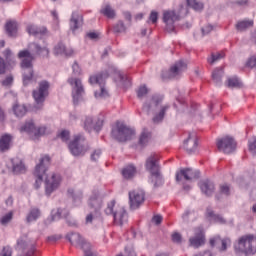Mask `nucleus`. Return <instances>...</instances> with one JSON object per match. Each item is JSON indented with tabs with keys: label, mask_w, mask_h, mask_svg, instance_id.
Returning a JSON list of instances; mask_svg holds the SVG:
<instances>
[{
	"label": "nucleus",
	"mask_w": 256,
	"mask_h": 256,
	"mask_svg": "<svg viewBox=\"0 0 256 256\" xmlns=\"http://www.w3.org/2000/svg\"><path fill=\"white\" fill-rule=\"evenodd\" d=\"M29 50H22L18 53V59H21L20 67L23 73V84L29 85L33 79V61H35V55H41L42 57L49 58V48L47 46L41 47L37 43H31Z\"/></svg>",
	"instance_id": "1"
},
{
	"label": "nucleus",
	"mask_w": 256,
	"mask_h": 256,
	"mask_svg": "<svg viewBox=\"0 0 256 256\" xmlns=\"http://www.w3.org/2000/svg\"><path fill=\"white\" fill-rule=\"evenodd\" d=\"M49 87V82H47V80H43L39 82L38 89L33 90L32 96L35 101L34 111L43 109L45 100L49 97Z\"/></svg>",
	"instance_id": "2"
},
{
	"label": "nucleus",
	"mask_w": 256,
	"mask_h": 256,
	"mask_svg": "<svg viewBox=\"0 0 256 256\" xmlns=\"http://www.w3.org/2000/svg\"><path fill=\"white\" fill-rule=\"evenodd\" d=\"M68 149L74 157H83L89 151V144L85 140V136L78 134L69 142Z\"/></svg>",
	"instance_id": "3"
},
{
	"label": "nucleus",
	"mask_w": 256,
	"mask_h": 256,
	"mask_svg": "<svg viewBox=\"0 0 256 256\" xmlns=\"http://www.w3.org/2000/svg\"><path fill=\"white\" fill-rule=\"evenodd\" d=\"M146 170L151 173V176L156 179L154 182V187H159L163 183V178L161 177V166H159V155L151 154L145 163Z\"/></svg>",
	"instance_id": "4"
},
{
	"label": "nucleus",
	"mask_w": 256,
	"mask_h": 256,
	"mask_svg": "<svg viewBox=\"0 0 256 256\" xmlns=\"http://www.w3.org/2000/svg\"><path fill=\"white\" fill-rule=\"evenodd\" d=\"M199 170H193L192 168H183L176 173L177 183H181L184 191H191V185L186 184L185 181L191 183L193 179H199Z\"/></svg>",
	"instance_id": "5"
},
{
	"label": "nucleus",
	"mask_w": 256,
	"mask_h": 256,
	"mask_svg": "<svg viewBox=\"0 0 256 256\" xmlns=\"http://www.w3.org/2000/svg\"><path fill=\"white\" fill-rule=\"evenodd\" d=\"M135 135V130L121 124L116 123V127L112 128L111 136L119 143H125V141H131Z\"/></svg>",
	"instance_id": "6"
},
{
	"label": "nucleus",
	"mask_w": 256,
	"mask_h": 256,
	"mask_svg": "<svg viewBox=\"0 0 256 256\" xmlns=\"http://www.w3.org/2000/svg\"><path fill=\"white\" fill-rule=\"evenodd\" d=\"M109 78V72L103 71L96 75H92L89 77V83L90 85H99L100 91H96L94 93L96 98H107L109 97V92H107V89H105V80Z\"/></svg>",
	"instance_id": "7"
},
{
	"label": "nucleus",
	"mask_w": 256,
	"mask_h": 256,
	"mask_svg": "<svg viewBox=\"0 0 256 256\" xmlns=\"http://www.w3.org/2000/svg\"><path fill=\"white\" fill-rule=\"evenodd\" d=\"M255 242V235L247 234L241 236L238 239V244L235 246L236 253H244V255H255V248L253 243Z\"/></svg>",
	"instance_id": "8"
},
{
	"label": "nucleus",
	"mask_w": 256,
	"mask_h": 256,
	"mask_svg": "<svg viewBox=\"0 0 256 256\" xmlns=\"http://www.w3.org/2000/svg\"><path fill=\"white\" fill-rule=\"evenodd\" d=\"M51 165V158L49 156H44L40 159L39 164L36 165L34 170V177L36 178L34 187L39 189L43 183V177L47 173V169Z\"/></svg>",
	"instance_id": "9"
},
{
	"label": "nucleus",
	"mask_w": 256,
	"mask_h": 256,
	"mask_svg": "<svg viewBox=\"0 0 256 256\" xmlns=\"http://www.w3.org/2000/svg\"><path fill=\"white\" fill-rule=\"evenodd\" d=\"M114 208L115 200H112L107 204L104 213H106L107 215H113L115 225H123L124 223H127V219L129 218V216L127 215V211L125 210V208L121 207L115 212L113 211Z\"/></svg>",
	"instance_id": "10"
},
{
	"label": "nucleus",
	"mask_w": 256,
	"mask_h": 256,
	"mask_svg": "<svg viewBox=\"0 0 256 256\" xmlns=\"http://www.w3.org/2000/svg\"><path fill=\"white\" fill-rule=\"evenodd\" d=\"M216 146L221 153L231 155L237 149V142L233 137L225 136L217 140Z\"/></svg>",
	"instance_id": "11"
},
{
	"label": "nucleus",
	"mask_w": 256,
	"mask_h": 256,
	"mask_svg": "<svg viewBox=\"0 0 256 256\" xmlns=\"http://www.w3.org/2000/svg\"><path fill=\"white\" fill-rule=\"evenodd\" d=\"M68 83L72 87L74 86L72 90V97H73L74 105H77V103H79V99H81V95L85 93V89L83 88V83L79 78H69Z\"/></svg>",
	"instance_id": "12"
},
{
	"label": "nucleus",
	"mask_w": 256,
	"mask_h": 256,
	"mask_svg": "<svg viewBox=\"0 0 256 256\" xmlns=\"http://www.w3.org/2000/svg\"><path fill=\"white\" fill-rule=\"evenodd\" d=\"M205 244V230L203 227L199 226L194 229V236L189 238L190 247H194V249H199L202 245Z\"/></svg>",
	"instance_id": "13"
},
{
	"label": "nucleus",
	"mask_w": 256,
	"mask_h": 256,
	"mask_svg": "<svg viewBox=\"0 0 256 256\" xmlns=\"http://www.w3.org/2000/svg\"><path fill=\"white\" fill-rule=\"evenodd\" d=\"M130 209H139L145 202V191L134 190L129 192Z\"/></svg>",
	"instance_id": "14"
},
{
	"label": "nucleus",
	"mask_w": 256,
	"mask_h": 256,
	"mask_svg": "<svg viewBox=\"0 0 256 256\" xmlns=\"http://www.w3.org/2000/svg\"><path fill=\"white\" fill-rule=\"evenodd\" d=\"M21 133H29L34 135L35 137H41V135H45V132L47 131V128L45 126L42 127H35V123H33V120H30L26 122L21 128Z\"/></svg>",
	"instance_id": "15"
},
{
	"label": "nucleus",
	"mask_w": 256,
	"mask_h": 256,
	"mask_svg": "<svg viewBox=\"0 0 256 256\" xmlns=\"http://www.w3.org/2000/svg\"><path fill=\"white\" fill-rule=\"evenodd\" d=\"M180 19L181 17L175 11H166L163 13V22L166 24L167 30L170 33L175 31V23Z\"/></svg>",
	"instance_id": "16"
},
{
	"label": "nucleus",
	"mask_w": 256,
	"mask_h": 256,
	"mask_svg": "<svg viewBox=\"0 0 256 256\" xmlns=\"http://www.w3.org/2000/svg\"><path fill=\"white\" fill-rule=\"evenodd\" d=\"M183 71H187V64L180 60L170 67V74L168 77L165 76V72L162 73V79L163 81H165V79H173V77H178V75H181Z\"/></svg>",
	"instance_id": "17"
},
{
	"label": "nucleus",
	"mask_w": 256,
	"mask_h": 256,
	"mask_svg": "<svg viewBox=\"0 0 256 256\" xmlns=\"http://www.w3.org/2000/svg\"><path fill=\"white\" fill-rule=\"evenodd\" d=\"M59 185H61V175L52 174L46 179V195L49 196L53 191L59 189Z\"/></svg>",
	"instance_id": "18"
},
{
	"label": "nucleus",
	"mask_w": 256,
	"mask_h": 256,
	"mask_svg": "<svg viewBox=\"0 0 256 256\" xmlns=\"http://www.w3.org/2000/svg\"><path fill=\"white\" fill-rule=\"evenodd\" d=\"M66 239H68V241L72 245H76V247H80V249H83L84 245H91L83 237H81V234L79 233H69L66 235Z\"/></svg>",
	"instance_id": "19"
},
{
	"label": "nucleus",
	"mask_w": 256,
	"mask_h": 256,
	"mask_svg": "<svg viewBox=\"0 0 256 256\" xmlns=\"http://www.w3.org/2000/svg\"><path fill=\"white\" fill-rule=\"evenodd\" d=\"M197 136L195 134H189L188 138L184 141V149L188 155L197 151Z\"/></svg>",
	"instance_id": "20"
},
{
	"label": "nucleus",
	"mask_w": 256,
	"mask_h": 256,
	"mask_svg": "<svg viewBox=\"0 0 256 256\" xmlns=\"http://www.w3.org/2000/svg\"><path fill=\"white\" fill-rule=\"evenodd\" d=\"M13 147V135L3 134L0 137V153H7Z\"/></svg>",
	"instance_id": "21"
},
{
	"label": "nucleus",
	"mask_w": 256,
	"mask_h": 256,
	"mask_svg": "<svg viewBox=\"0 0 256 256\" xmlns=\"http://www.w3.org/2000/svg\"><path fill=\"white\" fill-rule=\"evenodd\" d=\"M88 207L93 210L95 217L101 216V207H103V201L97 196L90 197L88 201Z\"/></svg>",
	"instance_id": "22"
},
{
	"label": "nucleus",
	"mask_w": 256,
	"mask_h": 256,
	"mask_svg": "<svg viewBox=\"0 0 256 256\" xmlns=\"http://www.w3.org/2000/svg\"><path fill=\"white\" fill-rule=\"evenodd\" d=\"M54 55H64V57H73V48L65 46L62 42H59L53 50Z\"/></svg>",
	"instance_id": "23"
},
{
	"label": "nucleus",
	"mask_w": 256,
	"mask_h": 256,
	"mask_svg": "<svg viewBox=\"0 0 256 256\" xmlns=\"http://www.w3.org/2000/svg\"><path fill=\"white\" fill-rule=\"evenodd\" d=\"M198 185L206 197H211L215 193V184L211 180H202Z\"/></svg>",
	"instance_id": "24"
},
{
	"label": "nucleus",
	"mask_w": 256,
	"mask_h": 256,
	"mask_svg": "<svg viewBox=\"0 0 256 256\" xmlns=\"http://www.w3.org/2000/svg\"><path fill=\"white\" fill-rule=\"evenodd\" d=\"M209 243H210V247H215V245L221 243V247L219 248V251H227V245H231V239L229 238L221 239V236H214L210 238Z\"/></svg>",
	"instance_id": "25"
},
{
	"label": "nucleus",
	"mask_w": 256,
	"mask_h": 256,
	"mask_svg": "<svg viewBox=\"0 0 256 256\" xmlns=\"http://www.w3.org/2000/svg\"><path fill=\"white\" fill-rule=\"evenodd\" d=\"M4 61L6 66L8 67H15L17 65V59L15 58V54L10 48H6L3 52Z\"/></svg>",
	"instance_id": "26"
},
{
	"label": "nucleus",
	"mask_w": 256,
	"mask_h": 256,
	"mask_svg": "<svg viewBox=\"0 0 256 256\" xmlns=\"http://www.w3.org/2000/svg\"><path fill=\"white\" fill-rule=\"evenodd\" d=\"M81 25H83V16L77 12H73L70 19V29L75 32Z\"/></svg>",
	"instance_id": "27"
},
{
	"label": "nucleus",
	"mask_w": 256,
	"mask_h": 256,
	"mask_svg": "<svg viewBox=\"0 0 256 256\" xmlns=\"http://www.w3.org/2000/svg\"><path fill=\"white\" fill-rule=\"evenodd\" d=\"M253 25H255V22L253 20H247V19L240 20L236 23L235 29L239 33H243L245 31H247V29H251V27H253Z\"/></svg>",
	"instance_id": "28"
},
{
	"label": "nucleus",
	"mask_w": 256,
	"mask_h": 256,
	"mask_svg": "<svg viewBox=\"0 0 256 256\" xmlns=\"http://www.w3.org/2000/svg\"><path fill=\"white\" fill-rule=\"evenodd\" d=\"M67 193L68 197H71L73 203H81V201H83V190L69 188Z\"/></svg>",
	"instance_id": "29"
},
{
	"label": "nucleus",
	"mask_w": 256,
	"mask_h": 256,
	"mask_svg": "<svg viewBox=\"0 0 256 256\" xmlns=\"http://www.w3.org/2000/svg\"><path fill=\"white\" fill-rule=\"evenodd\" d=\"M16 249L17 251H21L23 254L26 253L27 256H33L35 253V247L33 246L30 248V251H25L27 249V241L23 240V238L18 239Z\"/></svg>",
	"instance_id": "30"
},
{
	"label": "nucleus",
	"mask_w": 256,
	"mask_h": 256,
	"mask_svg": "<svg viewBox=\"0 0 256 256\" xmlns=\"http://www.w3.org/2000/svg\"><path fill=\"white\" fill-rule=\"evenodd\" d=\"M27 33H29V35H34V37H37L39 35H47V28L35 25H28Z\"/></svg>",
	"instance_id": "31"
},
{
	"label": "nucleus",
	"mask_w": 256,
	"mask_h": 256,
	"mask_svg": "<svg viewBox=\"0 0 256 256\" xmlns=\"http://www.w3.org/2000/svg\"><path fill=\"white\" fill-rule=\"evenodd\" d=\"M17 21L9 20L6 22L5 29L8 37H17Z\"/></svg>",
	"instance_id": "32"
},
{
	"label": "nucleus",
	"mask_w": 256,
	"mask_h": 256,
	"mask_svg": "<svg viewBox=\"0 0 256 256\" xmlns=\"http://www.w3.org/2000/svg\"><path fill=\"white\" fill-rule=\"evenodd\" d=\"M12 165V171L13 173H15V175L25 173V164H23V161H21L20 159H12Z\"/></svg>",
	"instance_id": "33"
},
{
	"label": "nucleus",
	"mask_w": 256,
	"mask_h": 256,
	"mask_svg": "<svg viewBox=\"0 0 256 256\" xmlns=\"http://www.w3.org/2000/svg\"><path fill=\"white\" fill-rule=\"evenodd\" d=\"M41 217V210L39 208H31L26 216V223H33Z\"/></svg>",
	"instance_id": "34"
},
{
	"label": "nucleus",
	"mask_w": 256,
	"mask_h": 256,
	"mask_svg": "<svg viewBox=\"0 0 256 256\" xmlns=\"http://www.w3.org/2000/svg\"><path fill=\"white\" fill-rule=\"evenodd\" d=\"M137 173V168L130 164L122 169V177L124 179H133Z\"/></svg>",
	"instance_id": "35"
},
{
	"label": "nucleus",
	"mask_w": 256,
	"mask_h": 256,
	"mask_svg": "<svg viewBox=\"0 0 256 256\" xmlns=\"http://www.w3.org/2000/svg\"><path fill=\"white\" fill-rule=\"evenodd\" d=\"M226 87L229 89H241V87H243V83L237 76H234L227 79Z\"/></svg>",
	"instance_id": "36"
},
{
	"label": "nucleus",
	"mask_w": 256,
	"mask_h": 256,
	"mask_svg": "<svg viewBox=\"0 0 256 256\" xmlns=\"http://www.w3.org/2000/svg\"><path fill=\"white\" fill-rule=\"evenodd\" d=\"M171 106L169 105H164L161 107L160 111L155 114V116L153 117L152 121L153 123H161V121H163V119H165V113H167V111H169Z\"/></svg>",
	"instance_id": "37"
},
{
	"label": "nucleus",
	"mask_w": 256,
	"mask_h": 256,
	"mask_svg": "<svg viewBox=\"0 0 256 256\" xmlns=\"http://www.w3.org/2000/svg\"><path fill=\"white\" fill-rule=\"evenodd\" d=\"M223 75H225V71H223V68H216L212 72V79L216 85H221V79H223Z\"/></svg>",
	"instance_id": "38"
},
{
	"label": "nucleus",
	"mask_w": 256,
	"mask_h": 256,
	"mask_svg": "<svg viewBox=\"0 0 256 256\" xmlns=\"http://www.w3.org/2000/svg\"><path fill=\"white\" fill-rule=\"evenodd\" d=\"M63 217L64 219H67V217H69L68 209L59 208L55 214L52 212V221H57V219H61Z\"/></svg>",
	"instance_id": "39"
},
{
	"label": "nucleus",
	"mask_w": 256,
	"mask_h": 256,
	"mask_svg": "<svg viewBox=\"0 0 256 256\" xmlns=\"http://www.w3.org/2000/svg\"><path fill=\"white\" fill-rule=\"evenodd\" d=\"M149 139H151V132L144 128L139 138L140 145H147V143H149Z\"/></svg>",
	"instance_id": "40"
},
{
	"label": "nucleus",
	"mask_w": 256,
	"mask_h": 256,
	"mask_svg": "<svg viewBox=\"0 0 256 256\" xmlns=\"http://www.w3.org/2000/svg\"><path fill=\"white\" fill-rule=\"evenodd\" d=\"M13 111L16 117H24L25 113H27V107H25V105L16 104L13 106Z\"/></svg>",
	"instance_id": "41"
},
{
	"label": "nucleus",
	"mask_w": 256,
	"mask_h": 256,
	"mask_svg": "<svg viewBox=\"0 0 256 256\" xmlns=\"http://www.w3.org/2000/svg\"><path fill=\"white\" fill-rule=\"evenodd\" d=\"M100 13H102V15L105 17H108V19H114L115 17V10H113V8H111L109 5H106L104 8H102Z\"/></svg>",
	"instance_id": "42"
},
{
	"label": "nucleus",
	"mask_w": 256,
	"mask_h": 256,
	"mask_svg": "<svg viewBox=\"0 0 256 256\" xmlns=\"http://www.w3.org/2000/svg\"><path fill=\"white\" fill-rule=\"evenodd\" d=\"M188 7H192L194 11H202L203 3L197 2V0H186Z\"/></svg>",
	"instance_id": "43"
},
{
	"label": "nucleus",
	"mask_w": 256,
	"mask_h": 256,
	"mask_svg": "<svg viewBox=\"0 0 256 256\" xmlns=\"http://www.w3.org/2000/svg\"><path fill=\"white\" fill-rule=\"evenodd\" d=\"M219 193L220 195H225V197H229V195H231V186L227 183L221 184L219 186Z\"/></svg>",
	"instance_id": "44"
},
{
	"label": "nucleus",
	"mask_w": 256,
	"mask_h": 256,
	"mask_svg": "<svg viewBox=\"0 0 256 256\" xmlns=\"http://www.w3.org/2000/svg\"><path fill=\"white\" fill-rule=\"evenodd\" d=\"M113 31L114 33H125L127 31V27H125L123 21H119L114 25Z\"/></svg>",
	"instance_id": "45"
},
{
	"label": "nucleus",
	"mask_w": 256,
	"mask_h": 256,
	"mask_svg": "<svg viewBox=\"0 0 256 256\" xmlns=\"http://www.w3.org/2000/svg\"><path fill=\"white\" fill-rule=\"evenodd\" d=\"M84 129L86 131H91L92 129H95V124L93 123V118L92 117H86L84 120Z\"/></svg>",
	"instance_id": "46"
},
{
	"label": "nucleus",
	"mask_w": 256,
	"mask_h": 256,
	"mask_svg": "<svg viewBox=\"0 0 256 256\" xmlns=\"http://www.w3.org/2000/svg\"><path fill=\"white\" fill-rule=\"evenodd\" d=\"M207 215L208 217H211L212 219H214V221H217L218 223H225V219H223V217H221L220 215L215 214L213 210L208 209Z\"/></svg>",
	"instance_id": "47"
},
{
	"label": "nucleus",
	"mask_w": 256,
	"mask_h": 256,
	"mask_svg": "<svg viewBox=\"0 0 256 256\" xmlns=\"http://www.w3.org/2000/svg\"><path fill=\"white\" fill-rule=\"evenodd\" d=\"M249 151L252 155L256 154V137L253 136L248 142Z\"/></svg>",
	"instance_id": "48"
},
{
	"label": "nucleus",
	"mask_w": 256,
	"mask_h": 256,
	"mask_svg": "<svg viewBox=\"0 0 256 256\" xmlns=\"http://www.w3.org/2000/svg\"><path fill=\"white\" fill-rule=\"evenodd\" d=\"M13 81H14L13 75L10 74L6 76L4 80H2L1 85L3 87H11L13 85Z\"/></svg>",
	"instance_id": "49"
},
{
	"label": "nucleus",
	"mask_w": 256,
	"mask_h": 256,
	"mask_svg": "<svg viewBox=\"0 0 256 256\" xmlns=\"http://www.w3.org/2000/svg\"><path fill=\"white\" fill-rule=\"evenodd\" d=\"M12 219H13V212H9L2 217V219L0 220V223L1 225H7L8 223H11Z\"/></svg>",
	"instance_id": "50"
},
{
	"label": "nucleus",
	"mask_w": 256,
	"mask_h": 256,
	"mask_svg": "<svg viewBox=\"0 0 256 256\" xmlns=\"http://www.w3.org/2000/svg\"><path fill=\"white\" fill-rule=\"evenodd\" d=\"M149 93V89H147V86H141L137 91V97L138 99H143Z\"/></svg>",
	"instance_id": "51"
},
{
	"label": "nucleus",
	"mask_w": 256,
	"mask_h": 256,
	"mask_svg": "<svg viewBox=\"0 0 256 256\" xmlns=\"http://www.w3.org/2000/svg\"><path fill=\"white\" fill-rule=\"evenodd\" d=\"M7 73V63L5 62V58L0 56V76L5 75Z\"/></svg>",
	"instance_id": "52"
},
{
	"label": "nucleus",
	"mask_w": 256,
	"mask_h": 256,
	"mask_svg": "<svg viewBox=\"0 0 256 256\" xmlns=\"http://www.w3.org/2000/svg\"><path fill=\"white\" fill-rule=\"evenodd\" d=\"M82 251H84V256H95L93 251H91V244H85L82 246Z\"/></svg>",
	"instance_id": "53"
},
{
	"label": "nucleus",
	"mask_w": 256,
	"mask_h": 256,
	"mask_svg": "<svg viewBox=\"0 0 256 256\" xmlns=\"http://www.w3.org/2000/svg\"><path fill=\"white\" fill-rule=\"evenodd\" d=\"M219 59H223L222 54H212L210 58H208V63H210V65H213V63L219 61Z\"/></svg>",
	"instance_id": "54"
},
{
	"label": "nucleus",
	"mask_w": 256,
	"mask_h": 256,
	"mask_svg": "<svg viewBox=\"0 0 256 256\" xmlns=\"http://www.w3.org/2000/svg\"><path fill=\"white\" fill-rule=\"evenodd\" d=\"M60 139L64 142L67 143V141H69V137H71V134L69 133V131L67 130H63L60 134H59Z\"/></svg>",
	"instance_id": "55"
},
{
	"label": "nucleus",
	"mask_w": 256,
	"mask_h": 256,
	"mask_svg": "<svg viewBox=\"0 0 256 256\" xmlns=\"http://www.w3.org/2000/svg\"><path fill=\"white\" fill-rule=\"evenodd\" d=\"M213 31V26L212 25H206L205 27L201 28V37H205V35H209Z\"/></svg>",
	"instance_id": "56"
},
{
	"label": "nucleus",
	"mask_w": 256,
	"mask_h": 256,
	"mask_svg": "<svg viewBox=\"0 0 256 256\" xmlns=\"http://www.w3.org/2000/svg\"><path fill=\"white\" fill-rule=\"evenodd\" d=\"M12 255H13V250L9 246H5L0 253V256H12Z\"/></svg>",
	"instance_id": "57"
},
{
	"label": "nucleus",
	"mask_w": 256,
	"mask_h": 256,
	"mask_svg": "<svg viewBox=\"0 0 256 256\" xmlns=\"http://www.w3.org/2000/svg\"><path fill=\"white\" fill-rule=\"evenodd\" d=\"M246 67H250V69L256 67V55H253L248 59V61L246 62Z\"/></svg>",
	"instance_id": "58"
},
{
	"label": "nucleus",
	"mask_w": 256,
	"mask_h": 256,
	"mask_svg": "<svg viewBox=\"0 0 256 256\" xmlns=\"http://www.w3.org/2000/svg\"><path fill=\"white\" fill-rule=\"evenodd\" d=\"M99 157H101V149L94 150L91 154V161H98Z\"/></svg>",
	"instance_id": "59"
},
{
	"label": "nucleus",
	"mask_w": 256,
	"mask_h": 256,
	"mask_svg": "<svg viewBox=\"0 0 256 256\" xmlns=\"http://www.w3.org/2000/svg\"><path fill=\"white\" fill-rule=\"evenodd\" d=\"M158 19H159V13L152 11L149 16V21L155 24L157 23Z\"/></svg>",
	"instance_id": "60"
},
{
	"label": "nucleus",
	"mask_w": 256,
	"mask_h": 256,
	"mask_svg": "<svg viewBox=\"0 0 256 256\" xmlns=\"http://www.w3.org/2000/svg\"><path fill=\"white\" fill-rule=\"evenodd\" d=\"M102 127H103V119H98L94 124V131H97V133H99Z\"/></svg>",
	"instance_id": "61"
},
{
	"label": "nucleus",
	"mask_w": 256,
	"mask_h": 256,
	"mask_svg": "<svg viewBox=\"0 0 256 256\" xmlns=\"http://www.w3.org/2000/svg\"><path fill=\"white\" fill-rule=\"evenodd\" d=\"M97 217L99 216H95V212H90L87 216H86V223H93V219H97Z\"/></svg>",
	"instance_id": "62"
},
{
	"label": "nucleus",
	"mask_w": 256,
	"mask_h": 256,
	"mask_svg": "<svg viewBox=\"0 0 256 256\" xmlns=\"http://www.w3.org/2000/svg\"><path fill=\"white\" fill-rule=\"evenodd\" d=\"M162 222H163V216L161 215L153 216L152 223H155V225H161Z\"/></svg>",
	"instance_id": "63"
},
{
	"label": "nucleus",
	"mask_w": 256,
	"mask_h": 256,
	"mask_svg": "<svg viewBox=\"0 0 256 256\" xmlns=\"http://www.w3.org/2000/svg\"><path fill=\"white\" fill-rule=\"evenodd\" d=\"M72 70L75 75H81V68L77 62H74L72 65Z\"/></svg>",
	"instance_id": "64"
}]
</instances>
